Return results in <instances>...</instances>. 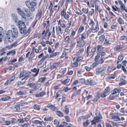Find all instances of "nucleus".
<instances>
[{
    "mask_svg": "<svg viewBox=\"0 0 127 127\" xmlns=\"http://www.w3.org/2000/svg\"><path fill=\"white\" fill-rule=\"evenodd\" d=\"M11 28L13 30V31L11 30H8L6 34L7 37L4 40V42L6 44L12 42L14 39L17 38L18 36V30L15 26L12 25Z\"/></svg>",
    "mask_w": 127,
    "mask_h": 127,
    "instance_id": "nucleus-1",
    "label": "nucleus"
},
{
    "mask_svg": "<svg viewBox=\"0 0 127 127\" xmlns=\"http://www.w3.org/2000/svg\"><path fill=\"white\" fill-rule=\"evenodd\" d=\"M24 10L25 13L24 12L20 7H18L16 9L17 12L22 18L26 20L31 19V12L28 9L26 8H24Z\"/></svg>",
    "mask_w": 127,
    "mask_h": 127,
    "instance_id": "nucleus-2",
    "label": "nucleus"
},
{
    "mask_svg": "<svg viewBox=\"0 0 127 127\" xmlns=\"http://www.w3.org/2000/svg\"><path fill=\"white\" fill-rule=\"evenodd\" d=\"M30 72L23 70L21 72L19 78L22 81L23 80L28 77L31 74Z\"/></svg>",
    "mask_w": 127,
    "mask_h": 127,
    "instance_id": "nucleus-3",
    "label": "nucleus"
},
{
    "mask_svg": "<svg viewBox=\"0 0 127 127\" xmlns=\"http://www.w3.org/2000/svg\"><path fill=\"white\" fill-rule=\"evenodd\" d=\"M99 29V26L96 25L95 27H91L87 31V35H89L91 32L95 33L98 31Z\"/></svg>",
    "mask_w": 127,
    "mask_h": 127,
    "instance_id": "nucleus-4",
    "label": "nucleus"
},
{
    "mask_svg": "<svg viewBox=\"0 0 127 127\" xmlns=\"http://www.w3.org/2000/svg\"><path fill=\"white\" fill-rule=\"evenodd\" d=\"M96 84V82L91 78L87 79L85 82V85H90L92 86Z\"/></svg>",
    "mask_w": 127,
    "mask_h": 127,
    "instance_id": "nucleus-5",
    "label": "nucleus"
},
{
    "mask_svg": "<svg viewBox=\"0 0 127 127\" xmlns=\"http://www.w3.org/2000/svg\"><path fill=\"white\" fill-rule=\"evenodd\" d=\"M106 68V67L103 66L100 68H97L96 69V74L97 75H99L101 73L103 72Z\"/></svg>",
    "mask_w": 127,
    "mask_h": 127,
    "instance_id": "nucleus-6",
    "label": "nucleus"
},
{
    "mask_svg": "<svg viewBox=\"0 0 127 127\" xmlns=\"http://www.w3.org/2000/svg\"><path fill=\"white\" fill-rule=\"evenodd\" d=\"M47 107L50 109L52 111H56L58 110V108L50 104H49L47 105Z\"/></svg>",
    "mask_w": 127,
    "mask_h": 127,
    "instance_id": "nucleus-7",
    "label": "nucleus"
},
{
    "mask_svg": "<svg viewBox=\"0 0 127 127\" xmlns=\"http://www.w3.org/2000/svg\"><path fill=\"white\" fill-rule=\"evenodd\" d=\"M18 24L19 28H22L23 27H25L26 26L24 22L21 20H20L18 22Z\"/></svg>",
    "mask_w": 127,
    "mask_h": 127,
    "instance_id": "nucleus-8",
    "label": "nucleus"
},
{
    "mask_svg": "<svg viewBox=\"0 0 127 127\" xmlns=\"http://www.w3.org/2000/svg\"><path fill=\"white\" fill-rule=\"evenodd\" d=\"M39 71V69L38 68L37 69L36 68H34L33 69H32V72L35 73L34 75H33V74H32V76L33 77H34L37 75Z\"/></svg>",
    "mask_w": 127,
    "mask_h": 127,
    "instance_id": "nucleus-9",
    "label": "nucleus"
},
{
    "mask_svg": "<svg viewBox=\"0 0 127 127\" xmlns=\"http://www.w3.org/2000/svg\"><path fill=\"white\" fill-rule=\"evenodd\" d=\"M20 29V31L21 33V34H24L26 32V26L24 27H23L22 28H19Z\"/></svg>",
    "mask_w": 127,
    "mask_h": 127,
    "instance_id": "nucleus-10",
    "label": "nucleus"
},
{
    "mask_svg": "<svg viewBox=\"0 0 127 127\" xmlns=\"http://www.w3.org/2000/svg\"><path fill=\"white\" fill-rule=\"evenodd\" d=\"M102 117L101 116V115H99V116H97L95 117L94 118V120L97 123L100 121V119H102Z\"/></svg>",
    "mask_w": 127,
    "mask_h": 127,
    "instance_id": "nucleus-11",
    "label": "nucleus"
},
{
    "mask_svg": "<svg viewBox=\"0 0 127 127\" xmlns=\"http://www.w3.org/2000/svg\"><path fill=\"white\" fill-rule=\"evenodd\" d=\"M25 4L30 9L32 8V2L27 1L25 2Z\"/></svg>",
    "mask_w": 127,
    "mask_h": 127,
    "instance_id": "nucleus-12",
    "label": "nucleus"
},
{
    "mask_svg": "<svg viewBox=\"0 0 127 127\" xmlns=\"http://www.w3.org/2000/svg\"><path fill=\"white\" fill-rule=\"evenodd\" d=\"M11 17L15 22L17 21V14L15 13H13L11 15Z\"/></svg>",
    "mask_w": 127,
    "mask_h": 127,
    "instance_id": "nucleus-13",
    "label": "nucleus"
},
{
    "mask_svg": "<svg viewBox=\"0 0 127 127\" xmlns=\"http://www.w3.org/2000/svg\"><path fill=\"white\" fill-rule=\"evenodd\" d=\"M117 94L112 92L111 94L110 95L109 98L111 100H113L115 97L117 96Z\"/></svg>",
    "mask_w": 127,
    "mask_h": 127,
    "instance_id": "nucleus-14",
    "label": "nucleus"
},
{
    "mask_svg": "<svg viewBox=\"0 0 127 127\" xmlns=\"http://www.w3.org/2000/svg\"><path fill=\"white\" fill-rule=\"evenodd\" d=\"M81 91V90H79L78 91L75 92L72 95L71 97L79 95L80 94Z\"/></svg>",
    "mask_w": 127,
    "mask_h": 127,
    "instance_id": "nucleus-15",
    "label": "nucleus"
},
{
    "mask_svg": "<svg viewBox=\"0 0 127 127\" xmlns=\"http://www.w3.org/2000/svg\"><path fill=\"white\" fill-rule=\"evenodd\" d=\"M45 94V93L43 91H42L36 95L35 96L36 97H39V96H43Z\"/></svg>",
    "mask_w": 127,
    "mask_h": 127,
    "instance_id": "nucleus-16",
    "label": "nucleus"
},
{
    "mask_svg": "<svg viewBox=\"0 0 127 127\" xmlns=\"http://www.w3.org/2000/svg\"><path fill=\"white\" fill-rule=\"evenodd\" d=\"M97 53H100V52L102 51L103 49V47L101 45H98L97 46Z\"/></svg>",
    "mask_w": 127,
    "mask_h": 127,
    "instance_id": "nucleus-17",
    "label": "nucleus"
},
{
    "mask_svg": "<svg viewBox=\"0 0 127 127\" xmlns=\"http://www.w3.org/2000/svg\"><path fill=\"white\" fill-rule=\"evenodd\" d=\"M64 113L66 114H68L69 112V108L68 106L67 105L64 106Z\"/></svg>",
    "mask_w": 127,
    "mask_h": 127,
    "instance_id": "nucleus-18",
    "label": "nucleus"
},
{
    "mask_svg": "<svg viewBox=\"0 0 127 127\" xmlns=\"http://www.w3.org/2000/svg\"><path fill=\"white\" fill-rule=\"evenodd\" d=\"M32 123L42 125V121H39L38 120H35L32 121Z\"/></svg>",
    "mask_w": 127,
    "mask_h": 127,
    "instance_id": "nucleus-19",
    "label": "nucleus"
},
{
    "mask_svg": "<svg viewBox=\"0 0 127 127\" xmlns=\"http://www.w3.org/2000/svg\"><path fill=\"white\" fill-rule=\"evenodd\" d=\"M56 115L61 117H63L64 115L63 113L60 111H56Z\"/></svg>",
    "mask_w": 127,
    "mask_h": 127,
    "instance_id": "nucleus-20",
    "label": "nucleus"
},
{
    "mask_svg": "<svg viewBox=\"0 0 127 127\" xmlns=\"http://www.w3.org/2000/svg\"><path fill=\"white\" fill-rule=\"evenodd\" d=\"M58 53L57 52H55L51 54L49 56L48 55V58H52L53 57H55L58 54Z\"/></svg>",
    "mask_w": 127,
    "mask_h": 127,
    "instance_id": "nucleus-21",
    "label": "nucleus"
},
{
    "mask_svg": "<svg viewBox=\"0 0 127 127\" xmlns=\"http://www.w3.org/2000/svg\"><path fill=\"white\" fill-rule=\"evenodd\" d=\"M123 46L122 45H118L115 47L114 48V50L115 51H117L123 48Z\"/></svg>",
    "mask_w": 127,
    "mask_h": 127,
    "instance_id": "nucleus-22",
    "label": "nucleus"
},
{
    "mask_svg": "<svg viewBox=\"0 0 127 127\" xmlns=\"http://www.w3.org/2000/svg\"><path fill=\"white\" fill-rule=\"evenodd\" d=\"M123 57L121 55L119 56L118 58L117 63L118 64L121 62L123 59Z\"/></svg>",
    "mask_w": 127,
    "mask_h": 127,
    "instance_id": "nucleus-23",
    "label": "nucleus"
},
{
    "mask_svg": "<svg viewBox=\"0 0 127 127\" xmlns=\"http://www.w3.org/2000/svg\"><path fill=\"white\" fill-rule=\"evenodd\" d=\"M53 120V118L51 117H46L44 118V120L47 121H51Z\"/></svg>",
    "mask_w": 127,
    "mask_h": 127,
    "instance_id": "nucleus-24",
    "label": "nucleus"
},
{
    "mask_svg": "<svg viewBox=\"0 0 127 127\" xmlns=\"http://www.w3.org/2000/svg\"><path fill=\"white\" fill-rule=\"evenodd\" d=\"M120 91L121 90L120 88H116L114 89L112 92L116 94L117 93L120 92Z\"/></svg>",
    "mask_w": 127,
    "mask_h": 127,
    "instance_id": "nucleus-25",
    "label": "nucleus"
},
{
    "mask_svg": "<svg viewBox=\"0 0 127 127\" xmlns=\"http://www.w3.org/2000/svg\"><path fill=\"white\" fill-rule=\"evenodd\" d=\"M38 86L36 85L35 84H34L33 85H32V92L33 91L37 90L38 89Z\"/></svg>",
    "mask_w": 127,
    "mask_h": 127,
    "instance_id": "nucleus-26",
    "label": "nucleus"
},
{
    "mask_svg": "<svg viewBox=\"0 0 127 127\" xmlns=\"http://www.w3.org/2000/svg\"><path fill=\"white\" fill-rule=\"evenodd\" d=\"M118 21L121 24H124V20L121 18H119L118 20Z\"/></svg>",
    "mask_w": 127,
    "mask_h": 127,
    "instance_id": "nucleus-27",
    "label": "nucleus"
},
{
    "mask_svg": "<svg viewBox=\"0 0 127 127\" xmlns=\"http://www.w3.org/2000/svg\"><path fill=\"white\" fill-rule=\"evenodd\" d=\"M78 80L79 83L81 84L85 83V82H86V81L84 79L82 78L81 79H78Z\"/></svg>",
    "mask_w": 127,
    "mask_h": 127,
    "instance_id": "nucleus-28",
    "label": "nucleus"
},
{
    "mask_svg": "<svg viewBox=\"0 0 127 127\" xmlns=\"http://www.w3.org/2000/svg\"><path fill=\"white\" fill-rule=\"evenodd\" d=\"M84 29L83 27L81 26L79 28L78 31V32L80 33L82 32Z\"/></svg>",
    "mask_w": 127,
    "mask_h": 127,
    "instance_id": "nucleus-29",
    "label": "nucleus"
},
{
    "mask_svg": "<svg viewBox=\"0 0 127 127\" xmlns=\"http://www.w3.org/2000/svg\"><path fill=\"white\" fill-rule=\"evenodd\" d=\"M46 78L45 77H41L39 80V82L40 83H42L46 79Z\"/></svg>",
    "mask_w": 127,
    "mask_h": 127,
    "instance_id": "nucleus-30",
    "label": "nucleus"
},
{
    "mask_svg": "<svg viewBox=\"0 0 127 127\" xmlns=\"http://www.w3.org/2000/svg\"><path fill=\"white\" fill-rule=\"evenodd\" d=\"M84 51V49L83 48H81L80 50L78 51L76 53V55H79L80 54L82 53Z\"/></svg>",
    "mask_w": 127,
    "mask_h": 127,
    "instance_id": "nucleus-31",
    "label": "nucleus"
},
{
    "mask_svg": "<svg viewBox=\"0 0 127 127\" xmlns=\"http://www.w3.org/2000/svg\"><path fill=\"white\" fill-rule=\"evenodd\" d=\"M47 58H49L48 56V55L43 56V57L41 59V60L40 61V64L42 63L44 59Z\"/></svg>",
    "mask_w": 127,
    "mask_h": 127,
    "instance_id": "nucleus-32",
    "label": "nucleus"
},
{
    "mask_svg": "<svg viewBox=\"0 0 127 127\" xmlns=\"http://www.w3.org/2000/svg\"><path fill=\"white\" fill-rule=\"evenodd\" d=\"M36 4L35 2H32V6L33 7H32V11H34L35 9L37 8L36 5Z\"/></svg>",
    "mask_w": 127,
    "mask_h": 127,
    "instance_id": "nucleus-33",
    "label": "nucleus"
},
{
    "mask_svg": "<svg viewBox=\"0 0 127 127\" xmlns=\"http://www.w3.org/2000/svg\"><path fill=\"white\" fill-rule=\"evenodd\" d=\"M5 49V48L0 50V54L1 56H2L4 54L5 52L4 51Z\"/></svg>",
    "mask_w": 127,
    "mask_h": 127,
    "instance_id": "nucleus-34",
    "label": "nucleus"
},
{
    "mask_svg": "<svg viewBox=\"0 0 127 127\" xmlns=\"http://www.w3.org/2000/svg\"><path fill=\"white\" fill-rule=\"evenodd\" d=\"M113 119H114V121H120L121 120V119L119 116H118L116 115Z\"/></svg>",
    "mask_w": 127,
    "mask_h": 127,
    "instance_id": "nucleus-35",
    "label": "nucleus"
},
{
    "mask_svg": "<svg viewBox=\"0 0 127 127\" xmlns=\"http://www.w3.org/2000/svg\"><path fill=\"white\" fill-rule=\"evenodd\" d=\"M34 109L39 110L40 109V106L37 104L34 105L33 106Z\"/></svg>",
    "mask_w": 127,
    "mask_h": 127,
    "instance_id": "nucleus-36",
    "label": "nucleus"
},
{
    "mask_svg": "<svg viewBox=\"0 0 127 127\" xmlns=\"http://www.w3.org/2000/svg\"><path fill=\"white\" fill-rule=\"evenodd\" d=\"M10 97L9 96H7L5 98H1V100L3 101H6L10 99ZM0 100H1L0 99Z\"/></svg>",
    "mask_w": 127,
    "mask_h": 127,
    "instance_id": "nucleus-37",
    "label": "nucleus"
},
{
    "mask_svg": "<svg viewBox=\"0 0 127 127\" xmlns=\"http://www.w3.org/2000/svg\"><path fill=\"white\" fill-rule=\"evenodd\" d=\"M30 125V124L28 123L24 124L23 125H19L18 126L21 127H26Z\"/></svg>",
    "mask_w": 127,
    "mask_h": 127,
    "instance_id": "nucleus-38",
    "label": "nucleus"
},
{
    "mask_svg": "<svg viewBox=\"0 0 127 127\" xmlns=\"http://www.w3.org/2000/svg\"><path fill=\"white\" fill-rule=\"evenodd\" d=\"M113 9L115 11H118V12H119L120 11V9L117 7L116 6H113L112 7Z\"/></svg>",
    "mask_w": 127,
    "mask_h": 127,
    "instance_id": "nucleus-39",
    "label": "nucleus"
},
{
    "mask_svg": "<svg viewBox=\"0 0 127 127\" xmlns=\"http://www.w3.org/2000/svg\"><path fill=\"white\" fill-rule=\"evenodd\" d=\"M24 122V121L22 119H19L16 121V123L18 124L20 123H23Z\"/></svg>",
    "mask_w": 127,
    "mask_h": 127,
    "instance_id": "nucleus-40",
    "label": "nucleus"
},
{
    "mask_svg": "<svg viewBox=\"0 0 127 127\" xmlns=\"http://www.w3.org/2000/svg\"><path fill=\"white\" fill-rule=\"evenodd\" d=\"M121 9L122 10H124L127 12V9H126V7H125V5L124 4H122V5H121Z\"/></svg>",
    "mask_w": 127,
    "mask_h": 127,
    "instance_id": "nucleus-41",
    "label": "nucleus"
},
{
    "mask_svg": "<svg viewBox=\"0 0 127 127\" xmlns=\"http://www.w3.org/2000/svg\"><path fill=\"white\" fill-rule=\"evenodd\" d=\"M89 25L91 27H93L95 26V23L93 21H91L89 23Z\"/></svg>",
    "mask_w": 127,
    "mask_h": 127,
    "instance_id": "nucleus-42",
    "label": "nucleus"
},
{
    "mask_svg": "<svg viewBox=\"0 0 127 127\" xmlns=\"http://www.w3.org/2000/svg\"><path fill=\"white\" fill-rule=\"evenodd\" d=\"M127 81L126 80H124L119 83V85L121 86L123 85H125L127 83Z\"/></svg>",
    "mask_w": 127,
    "mask_h": 127,
    "instance_id": "nucleus-43",
    "label": "nucleus"
},
{
    "mask_svg": "<svg viewBox=\"0 0 127 127\" xmlns=\"http://www.w3.org/2000/svg\"><path fill=\"white\" fill-rule=\"evenodd\" d=\"M110 91V88L109 87H107L105 89L104 91V93H105L106 94L108 93Z\"/></svg>",
    "mask_w": 127,
    "mask_h": 127,
    "instance_id": "nucleus-44",
    "label": "nucleus"
},
{
    "mask_svg": "<svg viewBox=\"0 0 127 127\" xmlns=\"http://www.w3.org/2000/svg\"><path fill=\"white\" fill-rule=\"evenodd\" d=\"M116 75V73H114L113 75L112 76H109L108 78L109 79H114L115 78Z\"/></svg>",
    "mask_w": 127,
    "mask_h": 127,
    "instance_id": "nucleus-45",
    "label": "nucleus"
},
{
    "mask_svg": "<svg viewBox=\"0 0 127 127\" xmlns=\"http://www.w3.org/2000/svg\"><path fill=\"white\" fill-rule=\"evenodd\" d=\"M100 53H97V55L96 56L95 58V60L96 61L98 60L100 57Z\"/></svg>",
    "mask_w": 127,
    "mask_h": 127,
    "instance_id": "nucleus-46",
    "label": "nucleus"
},
{
    "mask_svg": "<svg viewBox=\"0 0 127 127\" xmlns=\"http://www.w3.org/2000/svg\"><path fill=\"white\" fill-rule=\"evenodd\" d=\"M14 108L16 109L17 111H20V106L18 104L15 105Z\"/></svg>",
    "mask_w": 127,
    "mask_h": 127,
    "instance_id": "nucleus-47",
    "label": "nucleus"
},
{
    "mask_svg": "<svg viewBox=\"0 0 127 127\" xmlns=\"http://www.w3.org/2000/svg\"><path fill=\"white\" fill-rule=\"evenodd\" d=\"M59 65L58 64H53L51 67V69L52 70L54 68L57 67Z\"/></svg>",
    "mask_w": 127,
    "mask_h": 127,
    "instance_id": "nucleus-48",
    "label": "nucleus"
},
{
    "mask_svg": "<svg viewBox=\"0 0 127 127\" xmlns=\"http://www.w3.org/2000/svg\"><path fill=\"white\" fill-rule=\"evenodd\" d=\"M70 80V79H66V80H64V81H62V82L63 83H64V84H65L67 83H68Z\"/></svg>",
    "mask_w": 127,
    "mask_h": 127,
    "instance_id": "nucleus-49",
    "label": "nucleus"
},
{
    "mask_svg": "<svg viewBox=\"0 0 127 127\" xmlns=\"http://www.w3.org/2000/svg\"><path fill=\"white\" fill-rule=\"evenodd\" d=\"M79 60L77 58V57L75 58L73 60V61L74 63L73 64H75L76 63H77L79 61Z\"/></svg>",
    "mask_w": 127,
    "mask_h": 127,
    "instance_id": "nucleus-50",
    "label": "nucleus"
},
{
    "mask_svg": "<svg viewBox=\"0 0 127 127\" xmlns=\"http://www.w3.org/2000/svg\"><path fill=\"white\" fill-rule=\"evenodd\" d=\"M105 38V36L104 35H101L99 37V40L101 41H103Z\"/></svg>",
    "mask_w": 127,
    "mask_h": 127,
    "instance_id": "nucleus-51",
    "label": "nucleus"
},
{
    "mask_svg": "<svg viewBox=\"0 0 127 127\" xmlns=\"http://www.w3.org/2000/svg\"><path fill=\"white\" fill-rule=\"evenodd\" d=\"M95 96L96 98H99L101 96V94L98 93H96L95 94Z\"/></svg>",
    "mask_w": 127,
    "mask_h": 127,
    "instance_id": "nucleus-52",
    "label": "nucleus"
},
{
    "mask_svg": "<svg viewBox=\"0 0 127 127\" xmlns=\"http://www.w3.org/2000/svg\"><path fill=\"white\" fill-rule=\"evenodd\" d=\"M90 122L87 120L85 122H84L83 124V125L85 127H87L90 124Z\"/></svg>",
    "mask_w": 127,
    "mask_h": 127,
    "instance_id": "nucleus-53",
    "label": "nucleus"
},
{
    "mask_svg": "<svg viewBox=\"0 0 127 127\" xmlns=\"http://www.w3.org/2000/svg\"><path fill=\"white\" fill-rule=\"evenodd\" d=\"M16 95H25L24 93L23 92H18L16 93Z\"/></svg>",
    "mask_w": 127,
    "mask_h": 127,
    "instance_id": "nucleus-54",
    "label": "nucleus"
},
{
    "mask_svg": "<svg viewBox=\"0 0 127 127\" xmlns=\"http://www.w3.org/2000/svg\"><path fill=\"white\" fill-rule=\"evenodd\" d=\"M125 39H126V40L127 41V37L126 36H125L121 37L120 39V40H123Z\"/></svg>",
    "mask_w": 127,
    "mask_h": 127,
    "instance_id": "nucleus-55",
    "label": "nucleus"
},
{
    "mask_svg": "<svg viewBox=\"0 0 127 127\" xmlns=\"http://www.w3.org/2000/svg\"><path fill=\"white\" fill-rule=\"evenodd\" d=\"M64 118L66 120V121L67 122H69L70 121V117L68 116H66L64 117Z\"/></svg>",
    "mask_w": 127,
    "mask_h": 127,
    "instance_id": "nucleus-56",
    "label": "nucleus"
},
{
    "mask_svg": "<svg viewBox=\"0 0 127 127\" xmlns=\"http://www.w3.org/2000/svg\"><path fill=\"white\" fill-rule=\"evenodd\" d=\"M59 124V122L57 119H55L54 122V124L56 126L58 125Z\"/></svg>",
    "mask_w": 127,
    "mask_h": 127,
    "instance_id": "nucleus-57",
    "label": "nucleus"
},
{
    "mask_svg": "<svg viewBox=\"0 0 127 127\" xmlns=\"http://www.w3.org/2000/svg\"><path fill=\"white\" fill-rule=\"evenodd\" d=\"M82 39H85L86 38V34L84 33L82 34L81 35V37Z\"/></svg>",
    "mask_w": 127,
    "mask_h": 127,
    "instance_id": "nucleus-58",
    "label": "nucleus"
},
{
    "mask_svg": "<svg viewBox=\"0 0 127 127\" xmlns=\"http://www.w3.org/2000/svg\"><path fill=\"white\" fill-rule=\"evenodd\" d=\"M15 76H13L11 77L9 80H8L10 83L11 81H13L15 78Z\"/></svg>",
    "mask_w": 127,
    "mask_h": 127,
    "instance_id": "nucleus-59",
    "label": "nucleus"
},
{
    "mask_svg": "<svg viewBox=\"0 0 127 127\" xmlns=\"http://www.w3.org/2000/svg\"><path fill=\"white\" fill-rule=\"evenodd\" d=\"M66 52L65 51H63V52L62 54L61 57V58H64L65 56Z\"/></svg>",
    "mask_w": 127,
    "mask_h": 127,
    "instance_id": "nucleus-60",
    "label": "nucleus"
},
{
    "mask_svg": "<svg viewBox=\"0 0 127 127\" xmlns=\"http://www.w3.org/2000/svg\"><path fill=\"white\" fill-rule=\"evenodd\" d=\"M91 11L89 12V15L91 16H92L93 13H94V9H91Z\"/></svg>",
    "mask_w": 127,
    "mask_h": 127,
    "instance_id": "nucleus-61",
    "label": "nucleus"
},
{
    "mask_svg": "<svg viewBox=\"0 0 127 127\" xmlns=\"http://www.w3.org/2000/svg\"><path fill=\"white\" fill-rule=\"evenodd\" d=\"M73 21L72 19H71L69 23V27H72L73 25Z\"/></svg>",
    "mask_w": 127,
    "mask_h": 127,
    "instance_id": "nucleus-62",
    "label": "nucleus"
},
{
    "mask_svg": "<svg viewBox=\"0 0 127 127\" xmlns=\"http://www.w3.org/2000/svg\"><path fill=\"white\" fill-rule=\"evenodd\" d=\"M25 82V81H24L23 82H19L17 83V85L18 86H20L21 85H23L24 84Z\"/></svg>",
    "mask_w": 127,
    "mask_h": 127,
    "instance_id": "nucleus-63",
    "label": "nucleus"
},
{
    "mask_svg": "<svg viewBox=\"0 0 127 127\" xmlns=\"http://www.w3.org/2000/svg\"><path fill=\"white\" fill-rule=\"evenodd\" d=\"M122 69L124 71L125 73H127V71L124 66H122Z\"/></svg>",
    "mask_w": 127,
    "mask_h": 127,
    "instance_id": "nucleus-64",
    "label": "nucleus"
}]
</instances>
